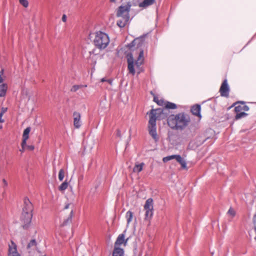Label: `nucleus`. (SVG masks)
<instances>
[{"mask_svg":"<svg viewBox=\"0 0 256 256\" xmlns=\"http://www.w3.org/2000/svg\"><path fill=\"white\" fill-rule=\"evenodd\" d=\"M3 182H4V184L6 185V184H7V182H6V180L4 179V180H3Z\"/></svg>","mask_w":256,"mask_h":256,"instance_id":"obj_47","label":"nucleus"},{"mask_svg":"<svg viewBox=\"0 0 256 256\" xmlns=\"http://www.w3.org/2000/svg\"><path fill=\"white\" fill-rule=\"evenodd\" d=\"M126 218L127 225H128L132 220L133 213L130 210L128 211L126 213Z\"/></svg>","mask_w":256,"mask_h":256,"instance_id":"obj_24","label":"nucleus"},{"mask_svg":"<svg viewBox=\"0 0 256 256\" xmlns=\"http://www.w3.org/2000/svg\"><path fill=\"white\" fill-rule=\"evenodd\" d=\"M177 162L180 165V169L182 170H188V163L186 159V156L184 157L181 156L180 155H177Z\"/></svg>","mask_w":256,"mask_h":256,"instance_id":"obj_9","label":"nucleus"},{"mask_svg":"<svg viewBox=\"0 0 256 256\" xmlns=\"http://www.w3.org/2000/svg\"><path fill=\"white\" fill-rule=\"evenodd\" d=\"M157 110H158L152 109L150 112H147V114L150 116L149 124H156V121L158 117Z\"/></svg>","mask_w":256,"mask_h":256,"instance_id":"obj_11","label":"nucleus"},{"mask_svg":"<svg viewBox=\"0 0 256 256\" xmlns=\"http://www.w3.org/2000/svg\"><path fill=\"white\" fill-rule=\"evenodd\" d=\"M74 125L76 128H78L81 126L80 114L79 112H75L73 114Z\"/></svg>","mask_w":256,"mask_h":256,"instance_id":"obj_13","label":"nucleus"},{"mask_svg":"<svg viewBox=\"0 0 256 256\" xmlns=\"http://www.w3.org/2000/svg\"><path fill=\"white\" fill-rule=\"evenodd\" d=\"M166 107L168 108L174 109L176 108V104L174 103L167 102L166 104Z\"/></svg>","mask_w":256,"mask_h":256,"instance_id":"obj_34","label":"nucleus"},{"mask_svg":"<svg viewBox=\"0 0 256 256\" xmlns=\"http://www.w3.org/2000/svg\"><path fill=\"white\" fill-rule=\"evenodd\" d=\"M148 127L150 134L153 138L154 139L156 140L158 138L156 124L148 123Z\"/></svg>","mask_w":256,"mask_h":256,"instance_id":"obj_14","label":"nucleus"},{"mask_svg":"<svg viewBox=\"0 0 256 256\" xmlns=\"http://www.w3.org/2000/svg\"><path fill=\"white\" fill-rule=\"evenodd\" d=\"M150 93H151V94H152V95H153V96H155L154 95V94L152 93V91H151V92H150Z\"/></svg>","mask_w":256,"mask_h":256,"instance_id":"obj_50","label":"nucleus"},{"mask_svg":"<svg viewBox=\"0 0 256 256\" xmlns=\"http://www.w3.org/2000/svg\"><path fill=\"white\" fill-rule=\"evenodd\" d=\"M160 98H162V97H154V101L156 102L160 106L165 104L164 100L162 98L159 99Z\"/></svg>","mask_w":256,"mask_h":256,"instance_id":"obj_26","label":"nucleus"},{"mask_svg":"<svg viewBox=\"0 0 256 256\" xmlns=\"http://www.w3.org/2000/svg\"><path fill=\"white\" fill-rule=\"evenodd\" d=\"M7 111L6 108H2L0 112V123H3L4 122V119L2 118V117L4 113Z\"/></svg>","mask_w":256,"mask_h":256,"instance_id":"obj_29","label":"nucleus"},{"mask_svg":"<svg viewBox=\"0 0 256 256\" xmlns=\"http://www.w3.org/2000/svg\"><path fill=\"white\" fill-rule=\"evenodd\" d=\"M230 87L228 84L227 80H224L222 82L220 88V92L221 96H228L230 92Z\"/></svg>","mask_w":256,"mask_h":256,"instance_id":"obj_7","label":"nucleus"},{"mask_svg":"<svg viewBox=\"0 0 256 256\" xmlns=\"http://www.w3.org/2000/svg\"><path fill=\"white\" fill-rule=\"evenodd\" d=\"M200 105H194L192 106L191 108V112L192 114L196 116H198L200 118L201 117L200 114Z\"/></svg>","mask_w":256,"mask_h":256,"instance_id":"obj_18","label":"nucleus"},{"mask_svg":"<svg viewBox=\"0 0 256 256\" xmlns=\"http://www.w3.org/2000/svg\"><path fill=\"white\" fill-rule=\"evenodd\" d=\"M254 229L256 232V215H255L254 217Z\"/></svg>","mask_w":256,"mask_h":256,"instance_id":"obj_42","label":"nucleus"},{"mask_svg":"<svg viewBox=\"0 0 256 256\" xmlns=\"http://www.w3.org/2000/svg\"><path fill=\"white\" fill-rule=\"evenodd\" d=\"M90 56L92 54H94V50H92V52H90Z\"/></svg>","mask_w":256,"mask_h":256,"instance_id":"obj_46","label":"nucleus"},{"mask_svg":"<svg viewBox=\"0 0 256 256\" xmlns=\"http://www.w3.org/2000/svg\"><path fill=\"white\" fill-rule=\"evenodd\" d=\"M24 207L22 208V212H32L33 206L32 202L29 199L25 198L24 200Z\"/></svg>","mask_w":256,"mask_h":256,"instance_id":"obj_10","label":"nucleus"},{"mask_svg":"<svg viewBox=\"0 0 256 256\" xmlns=\"http://www.w3.org/2000/svg\"><path fill=\"white\" fill-rule=\"evenodd\" d=\"M128 20L129 18H122V19L117 21V25L120 28H124L127 24Z\"/></svg>","mask_w":256,"mask_h":256,"instance_id":"obj_21","label":"nucleus"},{"mask_svg":"<svg viewBox=\"0 0 256 256\" xmlns=\"http://www.w3.org/2000/svg\"><path fill=\"white\" fill-rule=\"evenodd\" d=\"M116 0H110V2H116Z\"/></svg>","mask_w":256,"mask_h":256,"instance_id":"obj_48","label":"nucleus"},{"mask_svg":"<svg viewBox=\"0 0 256 256\" xmlns=\"http://www.w3.org/2000/svg\"><path fill=\"white\" fill-rule=\"evenodd\" d=\"M62 20L64 22H66V14H64L62 16Z\"/></svg>","mask_w":256,"mask_h":256,"instance_id":"obj_43","label":"nucleus"},{"mask_svg":"<svg viewBox=\"0 0 256 256\" xmlns=\"http://www.w3.org/2000/svg\"><path fill=\"white\" fill-rule=\"evenodd\" d=\"M136 40H134L130 44H128L126 46L128 47L130 49H131L133 46L135 45V41Z\"/></svg>","mask_w":256,"mask_h":256,"instance_id":"obj_38","label":"nucleus"},{"mask_svg":"<svg viewBox=\"0 0 256 256\" xmlns=\"http://www.w3.org/2000/svg\"><path fill=\"white\" fill-rule=\"evenodd\" d=\"M190 122V116L184 113L177 114V129H182L186 128Z\"/></svg>","mask_w":256,"mask_h":256,"instance_id":"obj_4","label":"nucleus"},{"mask_svg":"<svg viewBox=\"0 0 256 256\" xmlns=\"http://www.w3.org/2000/svg\"><path fill=\"white\" fill-rule=\"evenodd\" d=\"M116 136L118 137H120L121 136V132H120V130H118L117 131H116Z\"/></svg>","mask_w":256,"mask_h":256,"instance_id":"obj_44","label":"nucleus"},{"mask_svg":"<svg viewBox=\"0 0 256 256\" xmlns=\"http://www.w3.org/2000/svg\"><path fill=\"white\" fill-rule=\"evenodd\" d=\"M128 101V98L127 97H126V100H125L126 102Z\"/></svg>","mask_w":256,"mask_h":256,"instance_id":"obj_52","label":"nucleus"},{"mask_svg":"<svg viewBox=\"0 0 256 256\" xmlns=\"http://www.w3.org/2000/svg\"><path fill=\"white\" fill-rule=\"evenodd\" d=\"M235 105L234 111L236 114L235 116V120H238L247 115L245 112L248 111L249 108L244 102H236Z\"/></svg>","mask_w":256,"mask_h":256,"instance_id":"obj_3","label":"nucleus"},{"mask_svg":"<svg viewBox=\"0 0 256 256\" xmlns=\"http://www.w3.org/2000/svg\"><path fill=\"white\" fill-rule=\"evenodd\" d=\"M8 90V86L6 84H0V96H5Z\"/></svg>","mask_w":256,"mask_h":256,"instance_id":"obj_22","label":"nucleus"},{"mask_svg":"<svg viewBox=\"0 0 256 256\" xmlns=\"http://www.w3.org/2000/svg\"><path fill=\"white\" fill-rule=\"evenodd\" d=\"M24 149H23V148H22V150H20L22 152H24Z\"/></svg>","mask_w":256,"mask_h":256,"instance_id":"obj_51","label":"nucleus"},{"mask_svg":"<svg viewBox=\"0 0 256 256\" xmlns=\"http://www.w3.org/2000/svg\"><path fill=\"white\" fill-rule=\"evenodd\" d=\"M8 256H20L18 253L16 244L11 241L10 244L8 245Z\"/></svg>","mask_w":256,"mask_h":256,"instance_id":"obj_8","label":"nucleus"},{"mask_svg":"<svg viewBox=\"0 0 256 256\" xmlns=\"http://www.w3.org/2000/svg\"><path fill=\"white\" fill-rule=\"evenodd\" d=\"M69 206H70V204H67L65 206L64 208H65V209H68V208H69Z\"/></svg>","mask_w":256,"mask_h":256,"instance_id":"obj_45","label":"nucleus"},{"mask_svg":"<svg viewBox=\"0 0 256 256\" xmlns=\"http://www.w3.org/2000/svg\"><path fill=\"white\" fill-rule=\"evenodd\" d=\"M32 217V212H22L21 220L24 223L23 228L26 229L31 222Z\"/></svg>","mask_w":256,"mask_h":256,"instance_id":"obj_6","label":"nucleus"},{"mask_svg":"<svg viewBox=\"0 0 256 256\" xmlns=\"http://www.w3.org/2000/svg\"><path fill=\"white\" fill-rule=\"evenodd\" d=\"M146 210L145 218L149 219L153 215V210Z\"/></svg>","mask_w":256,"mask_h":256,"instance_id":"obj_30","label":"nucleus"},{"mask_svg":"<svg viewBox=\"0 0 256 256\" xmlns=\"http://www.w3.org/2000/svg\"><path fill=\"white\" fill-rule=\"evenodd\" d=\"M227 214L230 217V218L232 219L234 217L236 214V212L235 210L230 207V209L228 210Z\"/></svg>","mask_w":256,"mask_h":256,"instance_id":"obj_28","label":"nucleus"},{"mask_svg":"<svg viewBox=\"0 0 256 256\" xmlns=\"http://www.w3.org/2000/svg\"><path fill=\"white\" fill-rule=\"evenodd\" d=\"M28 138H22V146L23 149L25 148V147H26V140Z\"/></svg>","mask_w":256,"mask_h":256,"instance_id":"obj_37","label":"nucleus"},{"mask_svg":"<svg viewBox=\"0 0 256 256\" xmlns=\"http://www.w3.org/2000/svg\"><path fill=\"white\" fill-rule=\"evenodd\" d=\"M73 215H74L73 210H71L68 216L66 219L64 220V222H62V224L61 225L62 226H64L66 225L68 223L70 222L72 220V218L73 216Z\"/></svg>","mask_w":256,"mask_h":256,"instance_id":"obj_23","label":"nucleus"},{"mask_svg":"<svg viewBox=\"0 0 256 256\" xmlns=\"http://www.w3.org/2000/svg\"><path fill=\"white\" fill-rule=\"evenodd\" d=\"M175 158H176V154H174L164 158L162 160L164 162H166L170 160Z\"/></svg>","mask_w":256,"mask_h":256,"instance_id":"obj_32","label":"nucleus"},{"mask_svg":"<svg viewBox=\"0 0 256 256\" xmlns=\"http://www.w3.org/2000/svg\"><path fill=\"white\" fill-rule=\"evenodd\" d=\"M2 128V125L0 124V130Z\"/></svg>","mask_w":256,"mask_h":256,"instance_id":"obj_49","label":"nucleus"},{"mask_svg":"<svg viewBox=\"0 0 256 256\" xmlns=\"http://www.w3.org/2000/svg\"><path fill=\"white\" fill-rule=\"evenodd\" d=\"M4 74V70L3 69H2L0 71V84L3 82L4 80L2 78V76H3Z\"/></svg>","mask_w":256,"mask_h":256,"instance_id":"obj_39","label":"nucleus"},{"mask_svg":"<svg viewBox=\"0 0 256 256\" xmlns=\"http://www.w3.org/2000/svg\"><path fill=\"white\" fill-rule=\"evenodd\" d=\"M30 131V127L26 128L24 130V133L22 134V138H29L28 134H29Z\"/></svg>","mask_w":256,"mask_h":256,"instance_id":"obj_31","label":"nucleus"},{"mask_svg":"<svg viewBox=\"0 0 256 256\" xmlns=\"http://www.w3.org/2000/svg\"><path fill=\"white\" fill-rule=\"evenodd\" d=\"M86 86H87L86 85H82V84L74 85L72 87V88L70 89V91L72 92H76L79 89H82L83 88H86Z\"/></svg>","mask_w":256,"mask_h":256,"instance_id":"obj_25","label":"nucleus"},{"mask_svg":"<svg viewBox=\"0 0 256 256\" xmlns=\"http://www.w3.org/2000/svg\"><path fill=\"white\" fill-rule=\"evenodd\" d=\"M110 42V38L107 34L102 32H96L94 43V46L100 50L106 48Z\"/></svg>","mask_w":256,"mask_h":256,"instance_id":"obj_2","label":"nucleus"},{"mask_svg":"<svg viewBox=\"0 0 256 256\" xmlns=\"http://www.w3.org/2000/svg\"><path fill=\"white\" fill-rule=\"evenodd\" d=\"M144 164V162H136L133 168V172L135 173H139L143 170Z\"/></svg>","mask_w":256,"mask_h":256,"instance_id":"obj_17","label":"nucleus"},{"mask_svg":"<svg viewBox=\"0 0 256 256\" xmlns=\"http://www.w3.org/2000/svg\"><path fill=\"white\" fill-rule=\"evenodd\" d=\"M101 82H108L110 84H112V79H107L106 78H103L100 80Z\"/></svg>","mask_w":256,"mask_h":256,"instance_id":"obj_36","label":"nucleus"},{"mask_svg":"<svg viewBox=\"0 0 256 256\" xmlns=\"http://www.w3.org/2000/svg\"><path fill=\"white\" fill-rule=\"evenodd\" d=\"M20 3L24 8L28 6V2L27 0H19Z\"/></svg>","mask_w":256,"mask_h":256,"instance_id":"obj_35","label":"nucleus"},{"mask_svg":"<svg viewBox=\"0 0 256 256\" xmlns=\"http://www.w3.org/2000/svg\"><path fill=\"white\" fill-rule=\"evenodd\" d=\"M144 210H153V200L152 198H148L144 206Z\"/></svg>","mask_w":256,"mask_h":256,"instance_id":"obj_19","label":"nucleus"},{"mask_svg":"<svg viewBox=\"0 0 256 256\" xmlns=\"http://www.w3.org/2000/svg\"><path fill=\"white\" fill-rule=\"evenodd\" d=\"M136 52L138 53V56L135 62H134L133 55L132 53H128L126 55L128 62V70L129 74L132 76H134L136 74L134 66H136V68L138 70V74H140L142 71L140 66L144 64V60L143 50L138 48L136 50Z\"/></svg>","mask_w":256,"mask_h":256,"instance_id":"obj_1","label":"nucleus"},{"mask_svg":"<svg viewBox=\"0 0 256 256\" xmlns=\"http://www.w3.org/2000/svg\"><path fill=\"white\" fill-rule=\"evenodd\" d=\"M124 251L122 248L119 247H114L112 256H124Z\"/></svg>","mask_w":256,"mask_h":256,"instance_id":"obj_20","label":"nucleus"},{"mask_svg":"<svg viewBox=\"0 0 256 256\" xmlns=\"http://www.w3.org/2000/svg\"><path fill=\"white\" fill-rule=\"evenodd\" d=\"M156 3V0H143L138 4L140 8H146Z\"/></svg>","mask_w":256,"mask_h":256,"instance_id":"obj_16","label":"nucleus"},{"mask_svg":"<svg viewBox=\"0 0 256 256\" xmlns=\"http://www.w3.org/2000/svg\"><path fill=\"white\" fill-rule=\"evenodd\" d=\"M68 186V183L65 181L62 182L58 187L59 190L62 192L66 190Z\"/></svg>","mask_w":256,"mask_h":256,"instance_id":"obj_27","label":"nucleus"},{"mask_svg":"<svg viewBox=\"0 0 256 256\" xmlns=\"http://www.w3.org/2000/svg\"><path fill=\"white\" fill-rule=\"evenodd\" d=\"M168 124L172 129L176 128V115L171 114L168 118Z\"/></svg>","mask_w":256,"mask_h":256,"instance_id":"obj_15","label":"nucleus"},{"mask_svg":"<svg viewBox=\"0 0 256 256\" xmlns=\"http://www.w3.org/2000/svg\"><path fill=\"white\" fill-rule=\"evenodd\" d=\"M254 239L256 240V237L254 238Z\"/></svg>","mask_w":256,"mask_h":256,"instance_id":"obj_53","label":"nucleus"},{"mask_svg":"<svg viewBox=\"0 0 256 256\" xmlns=\"http://www.w3.org/2000/svg\"><path fill=\"white\" fill-rule=\"evenodd\" d=\"M36 244V242L34 240H30V243L28 244V247L32 246H35Z\"/></svg>","mask_w":256,"mask_h":256,"instance_id":"obj_40","label":"nucleus"},{"mask_svg":"<svg viewBox=\"0 0 256 256\" xmlns=\"http://www.w3.org/2000/svg\"><path fill=\"white\" fill-rule=\"evenodd\" d=\"M124 237L125 236L124 234H120L118 236L114 243V247H119V246L122 244H124V245L126 246V244L128 238L126 240H125Z\"/></svg>","mask_w":256,"mask_h":256,"instance_id":"obj_12","label":"nucleus"},{"mask_svg":"<svg viewBox=\"0 0 256 256\" xmlns=\"http://www.w3.org/2000/svg\"><path fill=\"white\" fill-rule=\"evenodd\" d=\"M130 6L131 4L130 2L124 6H119L117 10L116 16L118 17L128 18H130L129 12L130 11Z\"/></svg>","mask_w":256,"mask_h":256,"instance_id":"obj_5","label":"nucleus"},{"mask_svg":"<svg viewBox=\"0 0 256 256\" xmlns=\"http://www.w3.org/2000/svg\"><path fill=\"white\" fill-rule=\"evenodd\" d=\"M64 177V170L62 168L60 170L58 173V179L60 181H62Z\"/></svg>","mask_w":256,"mask_h":256,"instance_id":"obj_33","label":"nucleus"},{"mask_svg":"<svg viewBox=\"0 0 256 256\" xmlns=\"http://www.w3.org/2000/svg\"><path fill=\"white\" fill-rule=\"evenodd\" d=\"M26 148L28 150H34V146L32 145L27 146Z\"/></svg>","mask_w":256,"mask_h":256,"instance_id":"obj_41","label":"nucleus"}]
</instances>
